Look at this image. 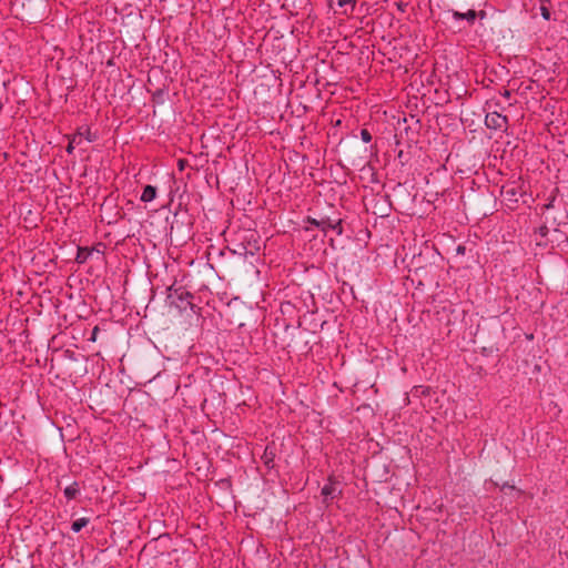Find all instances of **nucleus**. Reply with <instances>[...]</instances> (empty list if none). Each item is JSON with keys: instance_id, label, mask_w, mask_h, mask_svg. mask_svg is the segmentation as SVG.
<instances>
[{"instance_id": "7", "label": "nucleus", "mask_w": 568, "mask_h": 568, "mask_svg": "<svg viewBox=\"0 0 568 568\" xmlns=\"http://www.w3.org/2000/svg\"><path fill=\"white\" fill-rule=\"evenodd\" d=\"M85 139L88 142H91L92 141V138H91V134L89 131H87V133H82V132H79L77 134H74L72 136V139L70 140V142H73L74 145H79L82 140Z\"/></svg>"}, {"instance_id": "1", "label": "nucleus", "mask_w": 568, "mask_h": 568, "mask_svg": "<svg viewBox=\"0 0 568 568\" xmlns=\"http://www.w3.org/2000/svg\"><path fill=\"white\" fill-rule=\"evenodd\" d=\"M485 124L493 130H504L507 125V118L498 112H489L485 118Z\"/></svg>"}, {"instance_id": "12", "label": "nucleus", "mask_w": 568, "mask_h": 568, "mask_svg": "<svg viewBox=\"0 0 568 568\" xmlns=\"http://www.w3.org/2000/svg\"><path fill=\"white\" fill-rule=\"evenodd\" d=\"M540 13H541V17L545 19V20H549L550 19V12L549 10L547 9V7H545L544 4L540 6Z\"/></svg>"}, {"instance_id": "3", "label": "nucleus", "mask_w": 568, "mask_h": 568, "mask_svg": "<svg viewBox=\"0 0 568 568\" xmlns=\"http://www.w3.org/2000/svg\"><path fill=\"white\" fill-rule=\"evenodd\" d=\"M338 494V486L333 481H328L322 488V496L324 498V501L333 500Z\"/></svg>"}, {"instance_id": "5", "label": "nucleus", "mask_w": 568, "mask_h": 568, "mask_svg": "<svg viewBox=\"0 0 568 568\" xmlns=\"http://www.w3.org/2000/svg\"><path fill=\"white\" fill-rule=\"evenodd\" d=\"M63 494L68 500L74 499L79 494V485L77 481H73L69 486H67L63 490Z\"/></svg>"}, {"instance_id": "6", "label": "nucleus", "mask_w": 568, "mask_h": 568, "mask_svg": "<svg viewBox=\"0 0 568 568\" xmlns=\"http://www.w3.org/2000/svg\"><path fill=\"white\" fill-rule=\"evenodd\" d=\"M453 17H454L455 20L466 19L467 21L473 22L476 19L477 13L474 10H468L465 13H460L458 11H454Z\"/></svg>"}, {"instance_id": "13", "label": "nucleus", "mask_w": 568, "mask_h": 568, "mask_svg": "<svg viewBox=\"0 0 568 568\" xmlns=\"http://www.w3.org/2000/svg\"><path fill=\"white\" fill-rule=\"evenodd\" d=\"M74 148H75V145L73 144V142H70L67 148L68 153H72Z\"/></svg>"}, {"instance_id": "4", "label": "nucleus", "mask_w": 568, "mask_h": 568, "mask_svg": "<svg viewBox=\"0 0 568 568\" xmlns=\"http://www.w3.org/2000/svg\"><path fill=\"white\" fill-rule=\"evenodd\" d=\"M156 196V189L152 185H146L141 194V201L142 202H151Z\"/></svg>"}, {"instance_id": "8", "label": "nucleus", "mask_w": 568, "mask_h": 568, "mask_svg": "<svg viewBox=\"0 0 568 568\" xmlns=\"http://www.w3.org/2000/svg\"><path fill=\"white\" fill-rule=\"evenodd\" d=\"M89 524L88 518H78L72 523L71 529L73 532H79L82 528H84Z\"/></svg>"}, {"instance_id": "11", "label": "nucleus", "mask_w": 568, "mask_h": 568, "mask_svg": "<svg viewBox=\"0 0 568 568\" xmlns=\"http://www.w3.org/2000/svg\"><path fill=\"white\" fill-rule=\"evenodd\" d=\"M339 8L354 7V0H336Z\"/></svg>"}, {"instance_id": "10", "label": "nucleus", "mask_w": 568, "mask_h": 568, "mask_svg": "<svg viewBox=\"0 0 568 568\" xmlns=\"http://www.w3.org/2000/svg\"><path fill=\"white\" fill-rule=\"evenodd\" d=\"M361 139L363 142L368 143L372 141V135L367 130L363 129L361 131Z\"/></svg>"}, {"instance_id": "2", "label": "nucleus", "mask_w": 568, "mask_h": 568, "mask_svg": "<svg viewBox=\"0 0 568 568\" xmlns=\"http://www.w3.org/2000/svg\"><path fill=\"white\" fill-rule=\"evenodd\" d=\"M523 195L519 185L515 182L507 183L501 187V196L509 202H517L518 197Z\"/></svg>"}, {"instance_id": "9", "label": "nucleus", "mask_w": 568, "mask_h": 568, "mask_svg": "<svg viewBox=\"0 0 568 568\" xmlns=\"http://www.w3.org/2000/svg\"><path fill=\"white\" fill-rule=\"evenodd\" d=\"M322 224L324 231H327L329 229L335 231L337 234H342V227L339 222H322Z\"/></svg>"}]
</instances>
